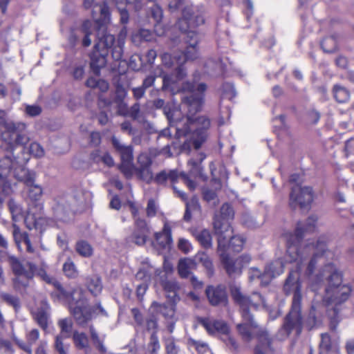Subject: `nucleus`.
Returning a JSON list of instances; mask_svg holds the SVG:
<instances>
[{"mask_svg":"<svg viewBox=\"0 0 354 354\" xmlns=\"http://www.w3.org/2000/svg\"><path fill=\"white\" fill-rule=\"evenodd\" d=\"M194 236L200 244L205 248H209L212 245V240L210 232L207 230L196 231Z\"/></svg>","mask_w":354,"mask_h":354,"instance_id":"4c0bfd02","label":"nucleus"},{"mask_svg":"<svg viewBox=\"0 0 354 354\" xmlns=\"http://www.w3.org/2000/svg\"><path fill=\"white\" fill-rule=\"evenodd\" d=\"M1 297L5 302L12 306L15 310L20 308V301L17 296L3 292L1 293Z\"/></svg>","mask_w":354,"mask_h":354,"instance_id":"4d7b16f0","label":"nucleus"},{"mask_svg":"<svg viewBox=\"0 0 354 354\" xmlns=\"http://www.w3.org/2000/svg\"><path fill=\"white\" fill-rule=\"evenodd\" d=\"M127 35V28L125 26H124L118 35L117 41H114L113 45L112 46L111 50V56L112 58L115 61H119L122 59L123 55V48L125 43V39Z\"/></svg>","mask_w":354,"mask_h":354,"instance_id":"bb28decb","label":"nucleus"},{"mask_svg":"<svg viewBox=\"0 0 354 354\" xmlns=\"http://www.w3.org/2000/svg\"><path fill=\"white\" fill-rule=\"evenodd\" d=\"M53 210L57 219L65 221L66 216L69 214L70 207L68 205L65 206L62 200L56 203L53 207Z\"/></svg>","mask_w":354,"mask_h":354,"instance_id":"49530a36","label":"nucleus"},{"mask_svg":"<svg viewBox=\"0 0 354 354\" xmlns=\"http://www.w3.org/2000/svg\"><path fill=\"white\" fill-rule=\"evenodd\" d=\"M64 274L68 278H76L78 276V270L76 266L71 259H68L63 265Z\"/></svg>","mask_w":354,"mask_h":354,"instance_id":"a18cd8bd","label":"nucleus"},{"mask_svg":"<svg viewBox=\"0 0 354 354\" xmlns=\"http://www.w3.org/2000/svg\"><path fill=\"white\" fill-rule=\"evenodd\" d=\"M120 169L127 178H131L134 172L136 173V167H134L133 161L122 162Z\"/></svg>","mask_w":354,"mask_h":354,"instance_id":"5fc2aeb1","label":"nucleus"},{"mask_svg":"<svg viewBox=\"0 0 354 354\" xmlns=\"http://www.w3.org/2000/svg\"><path fill=\"white\" fill-rule=\"evenodd\" d=\"M333 91L335 99L339 103L346 102L350 98V92L344 86L335 85Z\"/></svg>","mask_w":354,"mask_h":354,"instance_id":"a19ab883","label":"nucleus"},{"mask_svg":"<svg viewBox=\"0 0 354 354\" xmlns=\"http://www.w3.org/2000/svg\"><path fill=\"white\" fill-rule=\"evenodd\" d=\"M198 322L211 335H214L217 333L228 335L230 333V327L225 321L199 318Z\"/></svg>","mask_w":354,"mask_h":354,"instance_id":"aec40b11","label":"nucleus"},{"mask_svg":"<svg viewBox=\"0 0 354 354\" xmlns=\"http://www.w3.org/2000/svg\"><path fill=\"white\" fill-rule=\"evenodd\" d=\"M196 268V261L189 258L180 259L178 265V273L183 278H187L191 274V270Z\"/></svg>","mask_w":354,"mask_h":354,"instance_id":"c756f323","label":"nucleus"},{"mask_svg":"<svg viewBox=\"0 0 354 354\" xmlns=\"http://www.w3.org/2000/svg\"><path fill=\"white\" fill-rule=\"evenodd\" d=\"M84 6L86 8H93L92 16L99 26L98 30H106L104 26L109 23L111 14L109 8L106 2L95 3V0H84Z\"/></svg>","mask_w":354,"mask_h":354,"instance_id":"ddd939ff","label":"nucleus"},{"mask_svg":"<svg viewBox=\"0 0 354 354\" xmlns=\"http://www.w3.org/2000/svg\"><path fill=\"white\" fill-rule=\"evenodd\" d=\"M196 261V266L198 263H201L204 268L206 269L207 274L209 276H212L214 273V267L212 262L209 257V256L205 252H198L194 257L192 259Z\"/></svg>","mask_w":354,"mask_h":354,"instance_id":"e433bc0d","label":"nucleus"},{"mask_svg":"<svg viewBox=\"0 0 354 354\" xmlns=\"http://www.w3.org/2000/svg\"><path fill=\"white\" fill-rule=\"evenodd\" d=\"M64 338L62 335H58L55 337L54 348L59 354H68L69 345L64 344Z\"/></svg>","mask_w":354,"mask_h":354,"instance_id":"603ef678","label":"nucleus"},{"mask_svg":"<svg viewBox=\"0 0 354 354\" xmlns=\"http://www.w3.org/2000/svg\"><path fill=\"white\" fill-rule=\"evenodd\" d=\"M49 316L50 306L46 301H42L41 306L34 313V317L37 324L44 330L48 328Z\"/></svg>","mask_w":354,"mask_h":354,"instance_id":"cd10ccee","label":"nucleus"},{"mask_svg":"<svg viewBox=\"0 0 354 354\" xmlns=\"http://www.w3.org/2000/svg\"><path fill=\"white\" fill-rule=\"evenodd\" d=\"M199 57L198 46H187L185 52H180L176 60L180 64H184L188 60H195Z\"/></svg>","mask_w":354,"mask_h":354,"instance_id":"7c9ffc66","label":"nucleus"},{"mask_svg":"<svg viewBox=\"0 0 354 354\" xmlns=\"http://www.w3.org/2000/svg\"><path fill=\"white\" fill-rule=\"evenodd\" d=\"M92 22L88 19L84 20L80 27V35H76L73 32H71L69 37L70 43L74 45L79 39L82 37V45L85 47L89 46L91 44L90 35L92 34Z\"/></svg>","mask_w":354,"mask_h":354,"instance_id":"412c9836","label":"nucleus"},{"mask_svg":"<svg viewBox=\"0 0 354 354\" xmlns=\"http://www.w3.org/2000/svg\"><path fill=\"white\" fill-rule=\"evenodd\" d=\"M0 351L5 354H12L13 349L12 343L6 339H0Z\"/></svg>","mask_w":354,"mask_h":354,"instance_id":"774afa93","label":"nucleus"},{"mask_svg":"<svg viewBox=\"0 0 354 354\" xmlns=\"http://www.w3.org/2000/svg\"><path fill=\"white\" fill-rule=\"evenodd\" d=\"M151 14L156 23L160 22L163 16V13L162 8L158 5H153V6L151 8Z\"/></svg>","mask_w":354,"mask_h":354,"instance_id":"0e129e2a","label":"nucleus"},{"mask_svg":"<svg viewBox=\"0 0 354 354\" xmlns=\"http://www.w3.org/2000/svg\"><path fill=\"white\" fill-rule=\"evenodd\" d=\"M199 211L200 205L198 199L196 197L192 198L189 201L186 202V209L184 215V220L189 221L192 217V212Z\"/></svg>","mask_w":354,"mask_h":354,"instance_id":"37998d69","label":"nucleus"},{"mask_svg":"<svg viewBox=\"0 0 354 354\" xmlns=\"http://www.w3.org/2000/svg\"><path fill=\"white\" fill-rule=\"evenodd\" d=\"M39 338V332L37 329H32L26 333V340L28 344H22L20 346L27 353H31V345L34 344Z\"/></svg>","mask_w":354,"mask_h":354,"instance_id":"79ce46f5","label":"nucleus"},{"mask_svg":"<svg viewBox=\"0 0 354 354\" xmlns=\"http://www.w3.org/2000/svg\"><path fill=\"white\" fill-rule=\"evenodd\" d=\"M189 345L194 346L198 353H203L208 350V345L205 342L200 340H195L194 339H188Z\"/></svg>","mask_w":354,"mask_h":354,"instance_id":"052dcab7","label":"nucleus"},{"mask_svg":"<svg viewBox=\"0 0 354 354\" xmlns=\"http://www.w3.org/2000/svg\"><path fill=\"white\" fill-rule=\"evenodd\" d=\"M7 261L16 276L15 284L21 283L23 286H27L28 281L35 276L36 266L31 262H27L24 266L19 259L13 255H8Z\"/></svg>","mask_w":354,"mask_h":354,"instance_id":"9b49d317","label":"nucleus"},{"mask_svg":"<svg viewBox=\"0 0 354 354\" xmlns=\"http://www.w3.org/2000/svg\"><path fill=\"white\" fill-rule=\"evenodd\" d=\"M151 308H153L158 313L161 314L167 321L174 319L175 311L173 306L165 304H160L153 301L151 304Z\"/></svg>","mask_w":354,"mask_h":354,"instance_id":"72a5a7b5","label":"nucleus"},{"mask_svg":"<svg viewBox=\"0 0 354 354\" xmlns=\"http://www.w3.org/2000/svg\"><path fill=\"white\" fill-rule=\"evenodd\" d=\"M156 243L162 248H169L172 243L171 229L167 223H165L161 232L155 234Z\"/></svg>","mask_w":354,"mask_h":354,"instance_id":"c85d7f7f","label":"nucleus"},{"mask_svg":"<svg viewBox=\"0 0 354 354\" xmlns=\"http://www.w3.org/2000/svg\"><path fill=\"white\" fill-rule=\"evenodd\" d=\"M222 97L230 100L236 96V91L234 85L231 83H225L222 86Z\"/></svg>","mask_w":354,"mask_h":354,"instance_id":"13d9d810","label":"nucleus"},{"mask_svg":"<svg viewBox=\"0 0 354 354\" xmlns=\"http://www.w3.org/2000/svg\"><path fill=\"white\" fill-rule=\"evenodd\" d=\"M185 33V40L188 46H198L201 39V35L195 30L187 29L186 31H183Z\"/></svg>","mask_w":354,"mask_h":354,"instance_id":"3c124183","label":"nucleus"},{"mask_svg":"<svg viewBox=\"0 0 354 354\" xmlns=\"http://www.w3.org/2000/svg\"><path fill=\"white\" fill-rule=\"evenodd\" d=\"M234 216V209L228 203H224L221 206L220 212L214 216L213 226L214 232L218 236L220 250L223 247H225L226 239L232 233L230 221L233 219Z\"/></svg>","mask_w":354,"mask_h":354,"instance_id":"6e6552de","label":"nucleus"},{"mask_svg":"<svg viewBox=\"0 0 354 354\" xmlns=\"http://www.w3.org/2000/svg\"><path fill=\"white\" fill-rule=\"evenodd\" d=\"M29 190L28 196L32 201H37L42 195V189L38 185H32Z\"/></svg>","mask_w":354,"mask_h":354,"instance_id":"e2e57ef3","label":"nucleus"},{"mask_svg":"<svg viewBox=\"0 0 354 354\" xmlns=\"http://www.w3.org/2000/svg\"><path fill=\"white\" fill-rule=\"evenodd\" d=\"M318 217L311 215L304 222H298L295 232L286 231L282 234V238L286 244V257L290 262H297L296 270H291L286 279L283 290L287 295L293 293L292 302L289 313L286 316L281 333L285 337L295 330L297 335H299L302 330L303 321L301 314V283L299 280L301 265L307 257L313 253V257L310 260L306 274L314 281L312 276L317 259L322 258L326 252V238L320 237L314 245L313 243L301 244V240L306 233L313 232L316 228Z\"/></svg>","mask_w":354,"mask_h":354,"instance_id":"f257e3e1","label":"nucleus"},{"mask_svg":"<svg viewBox=\"0 0 354 354\" xmlns=\"http://www.w3.org/2000/svg\"><path fill=\"white\" fill-rule=\"evenodd\" d=\"M89 333L91 339L95 348L101 353H105L106 352V348L104 345V338L102 339L100 337L98 333L93 325L89 326Z\"/></svg>","mask_w":354,"mask_h":354,"instance_id":"58836bf2","label":"nucleus"},{"mask_svg":"<svg viewBox=\"0 0 354 354\" xmlns=\"http://www.w3.org/2000/svg\"><path fill=\"white\" fill-rule=\"evenodd\" d=\"M162 272L163 271L156 269L147 262H143L136 274V279L142 283H149L153 274H155L156 277H158Z\"/></svg>","mask_w":354,"mask_h":354,"instance_id":"4be33fe9","label":"nucleus"},{"mask_svg":"<svg viewBox=\"0 0 354 354\" xmlns=\"http://www.w3.org/2000/svg\"><path fill=\"white\" fill-rule=\"evenodd\" d=\"M231 295L235 302L239 306L242 317L251 320L250 308H268L265 297L258 292H253L250 296L244 295L238 288L231 290Z\"/></svg>","mask_w":354,"mask_h":354,"instance_id":"0eeeda50","label":"nucleus"},{"mask_svg":"<svg viewBox=\"0 0 354 354\" xmlns=\"http://www.w3.org/2000/svg\"><path fill=\"white\" fill-rule=\"evenodd\" d=\"M179 55L180 52L176 53L174 56L169 53H164L160 56L162 63L166 68H169L175 65L177 66L174 71L175 79L169 75H165L163 77V84L162 87L163 90H173L172 84H175L177 81L183 80L187 75L183 64L176 60V57H178Z\"/></svg>","mask_w":354,"mask_h":354,"instance_id":"9d476101","label":"nucleus"},{"mask_svg":"<svg viewBox=\"0 0 354 354\" xmlns=\"http://www.w3.org/2000/svg\"><path fill=\"white\" fill-rule=\"evenodd\" d=\"M232 232L230 234V236H227L226 239L225 243V251L227 248L232 249L233 251L239 252L242 250L243 244L245 243V239L241 236H232Z\"/></svg>","mask_w":354,"mask_h":354,"instance_id":"f704fd0d","label":"nucleus"},{"mask_svg":"<svg viewBox=\"0 0 354 354\" xmlns=\"http://www.w3.org/2000/svg\"><path fill=\"white\" fill-rule=\"evenodd\" d=\"M183 16L177 22V26L180 31L202 25L205 22L204 17L201 14L193 15L192 9L185 7L182 11Z\"/></svg>","mask_w":354,"mask_h":354,"instance_id":"2eb2a0df","label":"nucleus"},{"mask_svg":"<svg viewBox=\"0 0 354 354\" xmlns=\"http://www.w3.org/2000/svg\"><path fill=\"white\" fill-rule=\"evenodd\" d=\"M134 3L136 10H140L142 7L141 2L138 0H115L116 7L120 12V22L122 24H127L129 22V15L127 9V6H131Z\"/></svg>","mask_w":354,"mask_h":354,"instance_id":"a878e982","label":"nucleus"},{"mask_svg":"<svg viewBox=\"0 0 354 354\" xmlns=\"http://www.w3.org/2000/svg\"><path fill=\"white\" fill-rule=\"evenodd\" d=\"M205 294L209 304L212 306H225L227 304V292L225 288L221 285L207 286Z\"/></svg>","mask_w":354,"mask_h":354,"instance_id":"6ab92c4d","label":"nucleus"},{"mask_svg":"<svg viewBox=\"0 0 354 354\" xmlns=\"http://www.w3.org/2000/svg\"><path fill=\"white\" fill-rule=\"evenodd\" d=\"M315 198V193L311 187L293 186L289 196V206L292 209H309Z\"/></svg>","mask_w":354,"mask_h":354,"instance_id":"1a4fd4ad","label":"nucleus"},{"mask_svg":"<svg viewBox=\"0 0 354 354\" xmlns=\"http://www.w3.org/2000/svg\"><path fill=\"white\" fill-rule=\"evenodd\" d=\"M225 247L226 245L223 247L221 250L218 247L220 259L227 274L231 277H235L240 275L242 272V268L240 263L241 260L230 258L228 254L225 252Z\"/></svg>","mask_w":354,"mask_h":354,"instance_id":"a211bd4d","label":"nucleus"},{"mask_svg":"<svg viewBox=\"0 0 354 354\" xmlns=\"http://www.w3.org/2000/svg\"><path fill=\"white\" fill-rule=\"evenodd\" d=\"M30 154L35 157H42L44 154V151L41 145L37 142H32L28 148Z\"/></svg>","mask_w":354,"mask_h":354,"instance_id":"680f3d73","label":"nucleus"},{"mask_svg":"<svg viewBox=\"0 0 354 354\" xmlns=\"http://www.w3.org/2000/svg\"><path fill=\"white\" fill-rule=\"evenodd\" d=\"M203 159H204V157L200 158L199 159H197V160L190 159L188 161L187 165L189 168V174H187V175L189 180H191L190 177L196 178V177H201L203 176L202 175L203 167L201 166V162Z\"/></svg>","mask_w":354,"mask_h":354,"instance_id":"c9c22d12","label":"nucleus"},{"mask_svg":"<svg viewBox=\"0 0 354 354\" xmlns=\"http://www.w3.org/2000/svg\"><path fill=\"white\" fill-rule=\"evenodd\" d=\"M112 104H115L117 106V112L118 114L121 115H127L129 113V108L127 106V104L124 102V100H118V101H113V102H110L109 100H104L102 98H100V106H109Z\"/></svg>","mask_w":354,"mask_h":354,"instance_id":"ea45409f","label":"nucleus"},{"mask_svg":"<svg viewBox=\"0 0 354 354\" xmlns=\"http://www.w3.org/2000/svg\"><path fill=\"white\" fill-rule=\"evenodd\" d=\"M47 265L41 262V267L37 268L35 275L39 277L48 284H52L59 292L58 296L66 299L68 303L71 313L73 315L78 325L84 327L92 319V310L88 306L87 301L84 297L83 290L77 287L71 291H68L54 277L46 272Z\"/></svg>","mask_w":354,"mask_h":354,"instance_id":"7ed1b4c3","label":"nucleus"},{"mask_svg":"<svg viewBox=\"0 0 354 354\" xmlns=\"http://www.w3.org/2000/svg\"><path fill=\"white\" fill-rule=\"evenodd\" d=\"M178 247V249L184 253H188L192 250V245L190 242L184 238L179 239Z\"/></svg>","mask_w":354,"mask_h":354,"instance_id":"338daca9","label":"nucleus"},{"mask_svg":"<svg viewBox=\"0 0 354 354\" xmlns=\"http://www.w3.org/2000/svg\"><path fill=\"white\" fill-rule=\"evenodd\" d=\"M159 277V282L160 286L165 290V292L168 293L167 297L171 300L172 303H176L179 300V297L176 293V291L179 288L177 282L174 280H167L165 278L166 274L165 272H163Z\"/></svg>","mask_w":354,"mask_h":354,"instance_id":"5701e85b","label":"nucleus"},{"mask_svg":"<svg viewBox=\"0 0 354 354\" xmlns=\"http://www.w3.org/2000/svg\"><path fill=\"white\" fill-rule=\"evenodd\" d=\"M257 344L254 348V354H266L272 350V339L267 331L259 330L257 335Z\"/></svg>","mask_w":354,"mask_h":354,"instance_id":"393cba45","label":"nucleus"},{"mask_svg":"<svg viewBox=\"0 0 354 354\" xmlns=\"http://www.w3.org/2000/svg\"><path fill=\"white\" fill-rule=\"evenodd\" d=\"M1 153L2 150H0V178H3L5 183L10 185L6 180V176L12 173L18 180L24 182L28 186H32L35 181V173L24 167L28 158L15 156L14 151L12 153H4L2 156Z\"/></svg>","mask_w":354,"mask_h":354,"instance_id":"39448f33","label":"nucleus"},{"mask_svg":"<svg viewBox=\"0 0 354 354\" xmlns=\"http://www.w3.org/2000/svg\"><path fill=\"white\" fill-rule=\"evenodd\" d=\"M121 157L122 162L133 161V148L131 145L125 146L118 152Z\"/></svg>","mask_w":354,"mask_h":354,"instance_id":"bf43d9fd","label":"nucleus"},{"mask_svg":"<svg viewBox=\"0 0 354 354\" xmlns=\"http://www.w3.org/2000/svg\"><path fill=\"white\" fill-rule=\"evenodd\" d=\"M58 326L61 329L59 335H62L65 338L69 337L73 328L71 319L69 318L62 319L59 320Z\"/></svg>","mask_w":354,"mask_h":354,"instance_id":"8fccbe9b","label":"nucleus"},{"mask_svg":"<svg viewBox=\"0 0 354 354\" xmlns=\"http://www.w3.org/2000/svg\"><path fill=\"white\" fill-rule=\"evenodd\" d=\"M105 153V151H102L100 149H95L91 153L90 159L93 161V162L96 164H102L103 161V156Z\"/></svg>","mask_w":354,"mask_h":354,"instance_id":"69168bd1","label":"nucleus"},{"mask_svg":"<svg viewBox=\"0 0 354 354\" xmlns=\"http://www.w3.org/2000/svg\"><path fill=\"white\" fill-rule=\"evenodd\" d=\"M153 38V33L148 29H140L138 33L132 37L133 42H136L137 39L143 40L145 41H151Z\"/></svg>","mask_w":354,"mask_h":354,"instance_id":"6e6d98bb","label":"nucleus"},{"mask_svg":"<svg viewBox=\"0 0 354 354\" xmlns=\"http://www.w3.org/2000/svg\"><path fill=\"white\" fill-rule=\"evenodd\" d=\"M242 318L243 323L237 324L236 328L242 339L246 342H250L253 338L252 330L257 328L258 326L254 320L253 315H252L251 320L244 317Z\"/></svg>","mask_w":354,"mask_h":354,"instance_id":"b1692460","label":"nucleus"},{"mask_svg":"<svg viewBox=\"0 0 354 354\" xmlns=\"http://www.w3.org/2000/svg\"><path fill=\"white\" fill-rule=\"evenodd\" d=\"M324 279H326L329 283L328 287L326 288V295L323 299L326 304L333 303L339 304L348 298L351 289L346 285L340 286L342 275L334 264H326L323 270L316 276L315 281L318 283Z\"/></svg>","mask_w":354,"mask_h":354,"instance_id":"20e7f679","label":"nucleus"},{"mask_svg":"<svg viewBox=\"0 0 354 354\" xmlns=\"http://www.w3.org/2000/svg\"><path fill=\"white\" fill-rule=\"evenodd\" d=\"M8 205L14 221H18L23 218V209L20 205L17 203L13 199H10Z\"/></svg>","mask_w":354,"mask_h":354,"instance_id":"de8ad7c7","label":"nucleus"},{"mask_svg":"<svg viewBox=\"0 0 354 354\" xmlns=\"http://www.w3.org/2000/svg\"><path fill=\"white\" fill-rule=\"evenodd\" d=\"M97 42L95 44L91 54V68L96 75L100 74V69L106 64L109 49L112 48L115 41L114 35L107 33L106 30H98Z\"/></svg>","mask_w":354,"mask_h":354,"instance_id":"423d86ee","label":"nucleus"},{"mask_svg":"<svg viewBox=\"0 0 354 354\" xmlns=\"http://www.w3.org/2000/svg\"><path fill=\"white\" fill-rule=\"evenodd\" d=\"M87 286L89 291L95 296L99 295L102 290L101 279L97 276H94L88 279Z\"/></svg>","mask_w":354,"mask_h":354,"instance_id":"c03bdc74","label":"nucleus"},{"mask_svg":"<svg viewBox=\"0 0 354 354\" xmlns=\"http://www.w3.org/2000/svg\"><path fill=\"white\" fill-rule=\"evenodd\" d=\"M19 231V229L18 228H15L14 230V232H13V234H14V237H15V239L16 241V243L17 244H19V243H22L24 244L25 247H26V250L29 253H33L34 252V248H32V245H31V243H30V240L28 237V235L27 233H23L21 236V240L20 241H17V232Z\"/></svg>","mask_w":354,"mask_h":354,"instance_id":"864d4df0","label":"nucleus"},{"mask_svg":"<svg viewBox=\"0 0 354 354\" xmlns=\"http://www.w3.org/2000/svg\"><path fill=\"white\" fill-rule=\"evenodd\" d=\"M283 263L281 259H277L268 265L263 273L255 268L250 269L249 272V279L250 281L255 279L261 281V285L263 286H267L271 279L277 275L283 272Z\"/></svg>","mask_w":354,"mask_h":354,"instance_id":"f8f14e48","label":"nucleus"},{"mask_svg":"<svg viewBox=\"0 0 354 354\" xmlns=\"http://www.w3.org/2000/svg\"><path fill=\"white\" fill-rule=\"evenodd\" d=\"M149 233V227L146 221L141 218L136 219L135 228L133 232L127 237V242L135 243L139 246L144 245Z\"/></svg>","mask_w":354,"mask_h":354,"instance_id":"dca6fc26","label":"nucleus"},{"mask_svg":"<svg viewBox=\"0 0 354 354\" xmlns=\"http://www.w3.org/2000/svg\"><path fill=\"white\" fill-rule=\"evenodd\" d=\"M75 250L80 255L84 257H89L93 254V248L91 245L85 241H80L77 242Z\"/></svg>","mask_w":354,"mask_h":354,"instance_id":"09e8293b","label":"nucleus"},{"mask_svg":"<svg viewBox=\"0 0 354 354\" xmlns=\"http://www.w3.org/2000/svg\"><path fill=\"white\" fill-rule=\"evenodd\" d=\"M182 88L189 93L182 97L183 105L187 108V114L186 118L176 121V133L179 137L192 139L195 149H198L205 141L206 129L210 125V121L206 117L195 116L201 109L207 86L205 83L187 82L183 84ZM163 112L170 123L175 122L174 117L176 111L174 107L166 105L163 107Z\"/></svg>","mask_w":354,"mask_h":354,"instance_id":"f03ea898","label":"nucleus"},{"mask_svg":"<svg viewBox=\"0 0 354 354\" xmlns=\"http://www.w3.org/2000/svg\"><path fill=\"white\" fill-rule=\"evenodd\" d=\"M179 178L183 180V183L187 185L190 190L195 189L196 186V183L192 180H189L187 174L185 172L179 173L176 169H171L169 171L162 170L158 173L154 177L153 176V181L158 185H165L167 180L174 184Z\"/></svg>","mask_w":354,"mask_h":354,"instance_id":"4468645a","label":"nucleus"},{"mask_svg":"<svg viewBox=\"0 0 354 354\" xmlns=\"http://www.w3.org/2000/svg\"><path fill=\"white\" fill-rule=\"evenodd\" d=\"M73 339L77 349L84 350L86 354L90 352L88 337L84 333L75 331L73 334Z\"/></svg>","mask_w":354,"mask_h":354,"instance_id":"2f4dec72","label":"nucleus"},{"mask_svg":"<svg viewBox=\"0 0 354 354\" xmlns=\"http://www.w3.org/2000/svg\"><path fill=\"white\" fill-rule=\"evenodd\" d=\"M338 36L332 35L324 37L321 41V48L326 53H333L337 49Z\"/></svg>","mask_w":354,"mask_h":354,"instance_id":"473e14b6","label":"nucleus"},{"mask_svg":"<svg viewBox=\"0 0 354 354\" xmlns=\"http://www.w3.org/2000/svg\"><path fill=\"white\" fill-rule=\"evenodd\" d=\"M152 160L147 154H140L138 157V166L136 167L137 176L147 184L153 181V172L151 170Z\"/></svg>","mask_w":354,"mask_h":354,"instance_id":"f3484780","label":"nucleus"}]
</instances>
